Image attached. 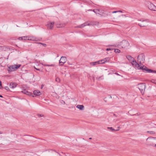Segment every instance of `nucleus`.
Returning a JSON list of instances; mask_svg holds the SVG:
<instances>
[{
  "instance_id": "12",
  "label": "nucleus",
  "mask_w": 156,
  "mask_h": 156,
  "mask_svg": "<svg viewBox=\"0 0 156 156\" xmlns=\"http://www.w3.org/2000/svg\"><path fill=\"white\" fill-rule=\"evenodd\" d=\"M33 94L36 96H39L41 94V93L38 90H35L34 91Z\"/></svg>"
},
{
  "instance_id": "16",
  "label": "nucleus",
  "mask_w": 156,
  "mask_h": 156,
  "mask_svg": "<svg viewBox=\"0 0 156 156\" xmlns=\"http://www.w3.org/2000/svg\"><path fill=\"white\" fill-rule=\"evenodd\" d=\"M21 38V39L22 40H29V38L27 36H24V37H19V39H20Z\"/></svg>"
},
{
  "instance_id": "20",
  "label": "nucleus",
  "mask_w": 156,
  "mask_h": 156,
  "mask_svg": "<svg viewBox=\"0 0 156 156\" xmlns=\"http://www.w3.org/2000/svg\"><path fill=\"white\" fill-rule=\"evenodd\" d=\"M114 51L115 53H119L120 52V51L118 49H115L114 50Z\"/></svg>"
},
{
  "instance_id": "19",
  "label": "nucleus",
  "mask_w": 156,
  "mask_h": 156,
  "mask_svg": "<svg viewBox=\"0 0 156 156\" xmlns=\"http://www.w3.org/2000/svg\"><path fill=\"white\" fill-rule=\"evenodd\" d=\"M104 61H105V62H108L110 60V58H104Z\"/></svg>"
},
{
  "instance_id": "13",
  "label": "nucleus",
  "mask_w": 156,
  "mask_h": 156,
  "mask_svg": "<svg viewBox=\"0 0 156 156\" xmlns=\"http://www.w3.org/2000/svg\"><path fill=\"white\" fill-rule=\"evenodd\" d=\"M94 12L97 15H101V12L103 10H93Z\"/></svg>"
},
{
  "instance_id": "2",
  "label": "nucleus",
  "mask_w": 156,
  "mask_h": 156,
  "mask_svg": "<svg viewBox=\"0 0 156 156\" xmlns=\"http://www.w3.org/2000/svg\"><path fill=\"white\" fill-rule=\"evenodd\" d=\"M146 144L148 146L154 147L156 146V137H149L146 140Z\"/></svg>"
},
{
  "instance_id": "26",
  "label": "nucleus",
  "mask_w": 156,
  "mask_h": 156,
  "mask_svg": "<svg viewBox=\"0 0 156 156\" xmlns=\"http://www.w3.org/2000/svg\"><path fill=\"white\" fill-rule=\"evenodd\" d=\"M116 12H122L121 11H120V10H118L116 11H115L114 12H112V13H115Z\"/></svg>"
},
{
  "instance_id": "17",
  "label": "nucleus",
  "mask_w": 156,
  "mask_h": 156,
  "mask_svg": "<svg viewBox=\"0 0 156 156\" xmlns=\"http://www.w3.org/2000/svg\"><path fill=\"white\" fill-rule=\"evenodd\" d=\"M108 129H110L111 131H118L119 130V129L115 130L114 129H113V128L112 127H108Z\"/></svg>"
},
{
  "instance_id": "24",
  "label": "nucleus",
  "mask_w": 156,
  "mask_h": 156,
  "mask_svg": "<svg viewBox=\"0 0 156 156\" xmlns=\"http://www.w3.org/2000/svg\"><path fill=\"white\" fill-rule=\"evenodd\" d=\"M99 61L100 62V63L104 64L105 63V62L104 61V59L101 60H100Z\"/></svg>"
},
{
  "instance_id": "7",
  "label": "nucleus",
  "mask_w": 156,
  "mask_h": 156,
  "mask_svg": "<svg viewBox=\"0 0 156 156\" xmlns=\"http://www.w3.org/2000/svg\"><path fill=\"white\" fill-rule=\"evenodd\" d=\"M138 61L140 63L143 62L144 60V56L143 54H140L137 57Z\"/></svg>"
},
{
  "instance_id": "37",
  "label": "nucleus",
  "mask_w": 156,
  "mask_h": 156,
  "mask_svg": "<svg viewBox=\"0 0 156 156\" xmlns=\"http://www.w3.org/2000/svg\"><path fill=\"white\" fill-rule=\"evenodd\" d=\"M151 7H155L154 6V5H153V4H151Z\"/></svg>"
},
{
  "instance_id": "39",
  "label": "nucleus",
  "mask_w": 156,
  "mask_h": 156,
  "mask_svg": "<svg viewBox=\"0 0 156 156\" xmlns=\"http://www.w3.org/2000/svg\"><path fill=\"white\" fill-rule=\"evenodd\" d=\"M43 86H43V85H42L41 86V89H42V88H43Z\"/></svg>"
},
{
  "instance_id": "40",
  "label": "nucleus",
  "mask_w": 156,
  "mask_h": 156,
  "mask_svg": "<svg viewBox=\"0 0 156 156\" xmlns=\"http://www.w3.org/2000/svg\"><path fill=\"white\" fill-rule=\"evenodd\" d=\"M2 132L0 131V134H2Z\"/></svg>"
},
{
  "instance_id": "31",
  "label": "nucleus",
  "mask_w": 156,
  "mask_h": 156,
  "mask_svg": "<svg viewBox=\"0 0 156 156\" xmlns=\"http://www.w3.org/2000/svg\"><path fill=\"white\" fill-rule=\"evenodd\" d=\"M5 90H9V87L7 86H6V87H5Z\"/></svg>"
},
{
  "instance_id": "28",
  "label": "nucleus",
  "mask_w": 156,
  "mask_h": 156,
  "mask_svg": "<svg viewBox=\"0 0 156 156\" xmlns=\"http://www.w3.org/2000/svg\"><path fill=\"white\" fill-rule=\"evenodd\" d=\"M30 40L34 41H37V39L36 38H32V39H30Z\"/></svg>"
},
{
  "instance_id": "8",
  "label": "nucleus",
  "mask_w": 156,
  "mask_h": 156,
  "mask_svg": "<svg viewBox=\"0 0 156 156\" xmlns=\"http://www.w3.org/2000/svg\"><path fill=\"white\" fill-rule=\"evenodd\" d=\"M94 25V24L89 23L88 22H86L77 27L82 28L87 26L93 25Z\"/></svg>"
},
{
  "instance_id": "32",
  "label": "nucleus",
  "mask_w": 156,
  "mask_h": 156,
  "mask_svg": "<svg viewBox=\"0 0 156 156\" xmlns=\"http://www.w3.org/2000/svg\"><path fill=\"white\" fill-rule=\"evenodd\" d=\"M95 63H96V65L99 64L100 63V62L99 61H97V62H95Z\"/></svg>"
},
{
  "instance_id": "5",
  "label": "nucleus",
  "mask_w": 156,
  "mask_h": 156,
  "mask_svg": "<svg viewBox=\"0 0 156 156\" xmlns=\"http://www.w3.org/2000/svg\"><path fill=\"white\" fill-rule=\"evenodd\" d=\"M121 45L122 48H127L129 45V44L128 41L123 40L122 42Z\"/></svg>"
},
{
  "instance_id": "42",
  "label": "nucleus",
  "mask_w": 156,
  "mask_h": 156,
  "mask_svg": "<svg viewBox=\"0 0 156 156\" xmlns=\"http://www.w3.org/2000/svg\"><path fill=\"white\" fill-rule=\"evenodd\" d=\"M89 139L90 140H91V139H92V138H91V137L89 138Z\"/></svg>"
},
{
  "instance_id": "33",
  "label": "nucleus",
  "mask_w": 156,
  "mask_h": 156,
  "mask_svg": "<svg viewBox=\"0 0 156 156\" xmlns=\"http://www.w3.org/2000/svg\"><path fill=\"white\" fill-rule=\"evenodd\" d=\"M113 50V49H112V48H108L106 49V50L107 51H109V50Z\"/></svg>"
},
{
  "instance_id": "1",
  "label": "nucleus",
  "mask_w": 156,
  "mask_h": 156,
  "mask_svg": "<svg viewBox=\"0 0 156 156\" xmlns=\"http://www.w3.org/2000/svg\"><path fill=\"white\" fill-rule=\"evenodd\" d=\"M126 57L131 62L132 65L136 69L142 70L144 72H147L148 73H156V71L155 70L148 69L145 66H142L140 65L139 64L137 63L136 61L134 60V58L132 57L130 55H127Z\"/></svg>"
},
{
  "instance_id": "25",
  "label": "nucleus",
  "mask_w": 156,
  "mask_h": 156,
  "mask_svg": "<svg viewBox=\"0 0 156 156\" xmlns=\"http://www.w3.org/2000/svg\"><path fill=\"white\" fill-rule=\"evenodd\" d=\"M56 26L58 28H60V27H62L63 26H61L60 24H56Z\"/></svg>"
},
{
  "instance_id": "29",
  "label": "nucleus",
  "mask_w": 156,
  "mask_h": 156,
  "mask_svg": "<svg viewBox=\"0 0 156 156\" xmlns=\"http://www.w3.org/2000/svg\"><path fill=\"white\" fill-rule=\"evenodd\" d=\"M60 102L62 104L64 105L65 104V102L63 100H61L60 101Z\"/></svg>"
},
{
  "instance_id": "21",
  "label": "nucleus",
  "mask_w": 156,
  "mask_h": 156,
  "mask_svg": "<svg viewBox=\"0 0 156 156\" xmlns=\"http://www.w3.org/2000/svg\"><path fill=\"white\" fill-rule=\"evenodd\" d=\"M90 64L91 66H95V65H96V63H95V62H90Z\"/></svg>"
},
{
  "instance_id": "3",
  "label": "nucleus",
  "mask_w": 156,
  "mask_h": 156,
  "mask_svg": "<svg viewBox=\"0 0 156 156\" xmlns=\"http://www.w3.org/2000/svg\"><path fill=\"white\" fill-rule=\"evenodd\" d=\"M138 87L140 90L142 95L144 94V90L146 88L145 84L144 83H141L138 84Z\"/></svg>"
},
{
  "instance_id": "35",
  "label": "nucleus",
  "mask_w": 156,
  "mask_h": 156,
  "mask_svg": "<svg viewBox=\"0 0 156 156\" xmlns=\"http://www.w3.org/2000/svg\"><path fill=\"white\" fill-rule=\"evenodd\" d=\"M34 68L35 69H36L37 70H39V71H40V69H37V68H36L35 66L34 67Z\"/></svg>"
},
{
  "instance_id": "4",
  "label": "nucleus",
  "mask_w": 156,
  "mask_h": 156,
  "mask_svg": "<svg viewBox=\"0 0 156 156\" xmlns=\"http://www.w3.org/2000/svg\"><path fill=\"white\" fill-rule=\"evenodd\" d=\"M20 65L11 66L9 67L8 70L10 72L14 71L16 69L19 68L20 67Z\"/></svg>"
},
{
  "instance_id": "18",
  "label": "nucleus",
  "mask_w": 156,
  "mask_h": 156,
  "mask_svg": "<svg viewBox=\"0 0 156 156\" xmlns=\"http://www.w3.org/2000/svg\"><path fill=\"white\" fill-rule=\"evenodd\" d=\"M147 133H149L151 135H153L155 133V132L154 131H148L147 132Z\"/></svg>"
},
{
  "instance_id": "14",
  "label": "nucleus",
  "mask_w": 156,
  "mask_h": 156,
  "mask_svg": "<svg viewBox=\"0 0 156 156\" xmlns=\"http://www.w3.org/2000/svg\"><path fill=\"white\" fill-rule=\"evenodd\" d=\"M22 92L24 94L30 95L32 94L30 92L26 91V90H24L22 91Z\"/></svg>"
},
{
  "instance_id": "30",
  "label": "nucleus",
  "mask_w": 156,
  "mask_h": 156,
  "mask_svg": "<svg viewBox=\"0 0 156 156\" xmlns=\"http://www.w3.org/2000/svg\"><path fill=\"white\" fill-rule=\"evenodd\" d=\"M39 44H40L41 45H42L44 46H46V44H44V43H39Z\"/></svg>"
},
{
  "instance_id": "11",
  "label": "nucleus",
  "mask_w": 156,
  "mask_h": 156,
  "mask_svg": "<svg viewBox=\"0 0 156 156\" xmlns=\"http://www.w3.org/2000/svg\"><path fill=\"white\" fill-rule=\"evenodd\" d=\"M147 22V21L143 20L142 21V23H139V25L140 27H144L146 25V23Z\"/></svg>"
},
{
  "instance_id": "6",
  "label": "nucleus",
  "mask_w": 156,
  "mask_h": 156,
  "mask_svg": "<svg viewBox=\"0 0 156 156\" xmlns=\"http://www.w3.org/2000/svg\"><path fill=\"white\" fill-rule=\"evenodd\" d=\"M67 61L66 57L62 56L59 60V63L60 66H63Z\"/></svg>"
},
{
  "instance_id": "27",
  "label": "nucleus",
  "mask_w": 156,
  "mask_h": 156,
  "mask_svg": "<svg viewBox=\"0 0 156 156\" xmlns=\"http://www.w3.org/2000/svg\"><path fill=\"white\" fill-rule=\"evenodd\" d=\"M151 82L156 84V80H151Z\"/></svg>"
},
{
  "instance_id": "36",
  "label": "nucleus",
  "mask_w": 156,
  "mask_h": 156,
  "mask_svg": "<svg viewBox=\"0 0 156 156\" xmlns=\"http://www.w3.org/2000/svg\"><path fill=\"white\" fill-rule=\"evenodd\" d=\"M115 74L118 75V76H120L119 74L118 73H115Z\"/></svg>"
},
{
  "instance_id": "22",
  "label": "nucleus",
  "mask_w": 156,
  "mask_h": 156,
  "mask_svg": "<svg viewBox=\"0 0 156 156\" xmlns=\"http://www.w3.org/2000/svg\"><path fill=\"white\" fill-rule=\"evenodd\" d=\"M43 65L44 66H53L54 65L51 64V65H47V64H44Z\"/></svg>"
},
{
  "instance_id": "34",
  "label": "nucleus",
  "mask_w": 156,
  "mask_h": 156,
  "mask_svg": "<svg viewBox=\"0 0 156 156\" xmlns=\"http://www.w3.org/2000/svg\"><path fill=\"white\" fill-rule=\"evenodd\" d=\"M2 88V84L1 82L0 81V89Z\"/></svg>"
},
{
  "instance_id": "23",
  "label": "nucleus",
  "mask_w": 156,
  "mask_h": 156,
  "mask_svg": "<svg viewBox=\"0 0 156 156\" xmlns=\"http://www.w3.org/2000/svg\"><path fill=\"white\" fill-rule=\"evenodd\" d=\"M55 81L57 82H59L60 81V78L58 77H56L55 79Z\"/></svg>"
},
{
  "instance_id": "38",
  "label": "nucleus",
  "mask_w": 156,
  "mask_h": 156,
  "mask_svg": "<svg viewBox=\"0 0 156 156\" xmlns=\"http://www.w3.org/2000/svg\"><path fill=\"white\" fill-rule=\"evenodd\" d=\"M118 129H120V126H118Z\"/></svg>"
},
{
  "instance_id": "41",
  "label": "nucleus",
  "mask_w": 156,
  "mask_h": 156,
  "mask_svg": "<svg viewBox=\"0 0 156 156\" xmlns=\"http://www.w3.org/2000/svg\"><path fill=\"white\" fill-rule=\"evenodd\" d=\"M3 97L1 95H0V97H1V98H2Z\"/></svg>"
},
{
  "instance_id": "15",
  "label": "nucleus",
  "mask_w": 156,
  "mask_h": 156,
  "mask_svg": "<svg viewBox=\"0 0 156 156\" xmlns=\"http://www.w3.org/2000/svg\"><path fill=\"white\" fill-rule=\"evenodd\" d=\"M76 108L81 110L84 109V107L83 105H78L76 106Z\"/></svg>"
},
{
  "instance_id": "10",
  "label": "nucleus",
  "mask_w": 156,
  "mask_h": 156,
  "mask_svg": "<svg viewBox=\"0 0 156 156\" xmlns=\"http://www.w3.org/2000/svg\"><path fill=\"white\" fill-rule=\"evenodd\" d=\"M17 85V84L16 83L11 82L9 86L10 88L14 89L15 88Z\"/></svg>"
},
{
  "instance_id": "9",
  "label": "nucleus",
  "mask_w": 156,
  "mask_h": 156,
  "mask_svg": "<svg viewBox=\"0 0 156 156\" xmlns=\"http://www.w3.org/2000/svg\"><path fill=\"white\" fill-rule=\"evenodd\" d=\"M55 24L54 22H49L47 24V26L48 29H51L53 28Z\"/></svg>"
}]
</instances>
